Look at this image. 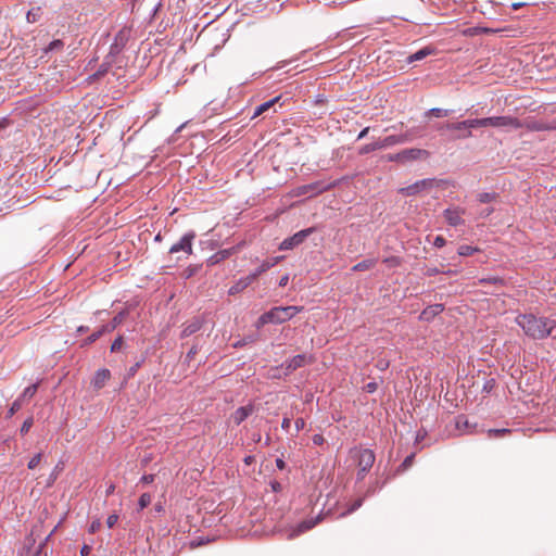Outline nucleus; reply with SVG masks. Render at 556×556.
<instances>
[{
    "mask_svg": "<svg viewBox=\"0 0 556 556\" xmlns=\"http://www.w3.org/2000/svg\"><path fill=\"white\" fill-rule=\"evenodd\" d=\"M337 181L318 180L307 185L299 186L295 189V195H307L308 198L316 197L337 186Z\"/></svg>",
    "mask_w": 556,
    "mask_h": 556,
    "instance_id": "423d86ee",
    "label": "nucleus"
},
{
    "mask_svg": "<svg viewBox=\"0 0 556 556\" xmlns=\"http://www.w3.org/2000/svg\"><path fill=\"white\" fill-rule=\"evenodd\" d=\"M252 282H254L253 276L248 275L245 277H242L233 286H231L229 288L228 293L230 295H235L237 293H240L244 289H247Z\"/></svg>",
    "mask_w": 556,
    "mask_h": 556,
    "instance_id": "aec40b11",
    "label": "nucleus"
},
{
    "mask_svg": "<svg viewBox=\"0 0 556 556\" xmlns=\"http://www.w3.org/2000/svg\"><path fill=\"white\" fill-rule=\"evenodd\" d=\"M492 212H493V208H492V207H488V208L482 210V211H481V213H480V215H481L482 217H486V216H489Z\"/></svg>",
    "mask_w": 556,
    "mask_h": 556,
    "instance_id": "774afa93",
    "label": "nucleus"
},
{
    "mask_svg": "<svg viewBox=\"0 0 556 556\" xmlns=\"http://www.w3.org/2000/svg\"><path fill=\"white\" fill-rule=\"evenodd\" d=\"M257 340V334H249L243 337L242 339L238 340L233 343L235 348H243L248 344L254 343Z\"/></svg>",
    "mask_w": 556,
    "mask_h": 556,
    "instance_id": "bb28decb",
    "label": "nucleus"
},
{
    "mask_svg": "<svg viewBox=\"0 0 556 556\" xmlns=\"http://www.w3.org/2000/svg\"><path fill=\"white\" fill-rule=\"evenodd\" d=\"M521 124H522L521 128H527L530 131H543V130L548 129V127L545 123L538 122L534 119L521 121Z\"/></svg>",
    "mask_w": 556,
    "mask_h": 556,
    "instance_id": "b1692460",
    "label": "nucleus"
},
{
    "mask_svg": "<svg viewBox=\"0 0 556 556\" xmlns=\"http://www.w3.org/2000/svg\"><path fill=\"white\" fill-rule=\"evenodd\" d=\"M477 251H478L477 248H473V247L467 245V244L460 245L458 248V254L460 256H469V255H472Z\"/></svg>",
    "mask_w": 556,
    "mask_h": 556,
    "instance_id": "72a5a7b5",
    "label": "nucleus"
},
{
    "mask_svg": "<svg viewBox=\"0 0 556 556\" xmlns=\"http://www.w3.org/2000/svg\"><path fill=\"white\" fill-rule=\"evenodd\" d=\"M124 40H125V36H124V31H119L116 37H115V41L114 43L111 46V50H115V51H119L123 47H124Z\"/></svg>",
    "mask_w": 556,
    "mask_h": 556,
    "instance_id": "c756f323",
    "label": "nucleus"
},
{
    "mask_svg": "<svg viewBox=\"0 0 556 556\" xmlns=\"http://www.w3.org/2000/svg\"><path fill=\"white\" fill-rule=\"evenodd\" d=\"M280 258H281V257H276V258H275V260H273V261H268V260L264 261V262H263V263H262V264H261V265H260V266H258L254 271H252V273H251V274H249V275H250V276H253V280L255 281V280H256V278H257L261 274L265 273L266 270H268L269 268H271L273 266H275V265L279 262V260H280Z\"/></svg>",
    "mask_w": 556,
    "mask_h": 556,
    "instance_id": "5701e85b",
    "label": "nucleus"
},
{
    "mask_svg": "<svg viewBox=\"0 0 556 556\" xmlns=\"http://www.w3.org/2000/svg\"><path fill=\"white\" fill-rule=\"evenodd\" d=\"M108 68L105 66H101L94 74L93 77L99 78L106 73Z\"/></svg>",
    "mask_w": 556,
    "mask_h": 556,
    "instance_id": "680f3d73",
    "label": "nucleus"
},
{
    "mask_svg": "<svg viewBox=\"0 0 556 556\" xmlns=\"http://www.w3.org/2000/svg\"><path fill=\"white\" fill-rule=\"evenodd\" d=\"M40 17V8L31 9L27 12L26 18L28 23H35Z\"/></svg>",
    "mask_w": 556,
    "mask_h": 556,
    "instance_id": "f704fd0d",
    "label": "nucleus"
},
{
    "mask_svg": "<svg viewBox=\"0 0 556 556\" xmlns=\"http://www.w3.org/2000/svg\"><path fill=\"white\" fill-rule=\"evenodd\" d=\"M283 367H282V364L280 366H276L274 368L270 369V378L273 379H281V378H285L283 376Z\"/></svg>",
    "mask_w": 556,
    "mask_h": 556,
    "instance_id": "ea45409f",
    "label": "nucleus"
},
{
    "mask_svg": "<svg viewBox=\"0 0 556 556\" xmlns=\"http://www.w3.org/2000/svg\"><path fill=\"white\" fill-rule=\"evenodd\" d=\"M34 425V419L33 417H28L24 420L21 429H20V432L22 435H25L26 433H28V431L30 430V428L33 427Z\"/></svg>",
    "mask_w": 556,
    "mask_h": 556,
    "instance_id": "4c0bfd02",
    "label": "nucleus"
},
{
    "mask_svg": "<svg viewBox=\"0 0 556 556\" xmlns=\"http://www.w3.org/2000/svg\"><path fill=\"white\" fill-rule=\"evenodd\" d=\"M100 526H101V523H100V521H99V520L93 521V522L90 525L89 532H90V533H94L96 531H98V530H99Z\"/></svg>",
    "mask_w": 556,
    "mask_h": 556,
    "instance_id": "052dcab7",
    "label": "nucleus"
},
{
    "mask_svg": "<svg viewBox=\"0 0 556 556\" xmlns=\"http://www.w3.org/2000/svg\"><path fill=\"white\" fill-rule=\"evenodd\" d=\"M444 311L443 304H433L426 307L419 318L424 321L432 320L437 315L441 314Z\"/></svg>",
    "mask_w": 556,
    "mask_h": 556,
    "instance_id": "a211bd4d",
    "label": "nucleus"
},
{
    "mask_svg": "<svg viewBox=\"0 0 556 556\" xmlns=\"http://www.w3.org/2000/svg\"><path fill=\"white\" fill-rule=\"evenodd\" d=\"M124 339L122 336H118L111 344V352L116 353L119 352L123 348Z\"/></svg>",
    "mask_w": 556,
    "mask_h": 556,
    "instance_id": "e433bc0d",
    "label": "nucleus"
},
{
    "mask_svg": "<svg viewBox=\"0 0 556 556\" xmlns=\"http://www.w3.org/2000/svg\"><path fill=\"white\" fill-rule=\"evenodd\" d=\"M495 199V193L483 192L478 195V200L482 203L492 202Z\"/></svg>",
    "mask_w": 556,
    "mask_h": 556,
    "instance_id": "79ce46f5",
    "label": "nucleus"
},
{
    "mask_svg": "<svg viewBox=\"0 0 556 556\" xmlns=\"http://www.w3.org/2000/svg\"><path fill=\"white\" fill-rule=\"evenodd\" d=\"M312 441L315 445H321L325 442L323 434H314Z\"/></svg>",
    "mask_w": 556,
    "mask_h": 556,
    "instance_id": "864d4df0",
    "label": "nucleus"
},
{
    "mask_svg": "<svg viewBox=\"0 0 556 556\" xmlns=\"http://www.w3.org/2000/svg\"><path fill=\"white\" fill-rule=\"evenodd\" d=\"M378 388V383L377 382H368L366 386H365V390L369 393L376 391Z\"/></svg>",
    "mask_w": 556,
    "mask_h": 556,
    "instance_id": "13d9d810",
    "label": "nucleus"
},
{
    "mask_svg": "<svg viewBox=\"0 0 556 556\" xmlns=\"http://www.w3.org/2000/svg\"><path fill=\"white\" fill-rule=\"evenodd\" d=\"M439 273H441V270L437 267H427L425 270V275L429 277L434 276Z\"/></svg>",
    "mask_w": 556,
    "mask_h": 556,
    "instance_id": "5fc2aeb1",
    "label": "nucleus"
},
{
    "mask_svg": "<svg viewBox=\"0 0 556 556\" xmlns=\"http://www.w3.org/2000/svg\"><path fill=\"white\" fill-rule=\"evenodd\" d=\"M477 127H489V117L466 119L457 123H448L445 128H477Z\"/></svg>",
    "mask_w": 556,
    "mask_h": 556,
    "instance_id": "9b49d317",
    "label": "nucleus"
},
{
    "mask_svg": "<svg viewBox=\"0 0 556 556\" xmlns=\"http://www.w3.org/2000/svg\"><path fill=\"white\" fill-rule=\"evenodd\" d=\"M129 315V311L127 308L121 311L118 314H116L110 323L106 325L101 326L102 331L105 333H110L114 331L123 321L124 319Z\"/></svg>",
    "mask_w": 556,
    "mask_h": 556,
    "instance_id": "f3484780",
    "label": "nucleus"
},
{
    "mask_svg": "<svg viewBox=\"0 0 556 556\" xmlns=\"http://www.w3.org/2000/svg\"><path fill=\"white\" fill-rule=\"evenodd\" d=\"M509 432H510V430H508V429H490L489 435L490 437H501V435L507 434Z\"/></svg>",
    "mask_w": 556,
    "mask_h": 556,
    "instance_id": "49530a36",
    "label": "nucleus"
},
{
    "mask_svg": "<svg viewBox=\"0 0 556 556\" xmlns=\"http://www.w3.org/2000/svg\"><path fill=\"white\" fill-rule=\"evenodd\" d=\"M203 318L195 316L182 325L180 338H188L198 332L203 326Z\"/></svg>",
    "mask_w": 556,
    "mask_h": 556,
    "instance_id": "f8f14e48",
    "label": "nucleus"
},
{
    "mask_svg": "<svg viewBox=\"0 0 556 556\" xmlns=\"http://www.w3.org/2000/svg\"><path fill=\"white\" fill-rule=\"evenodd\" d=\"M90 552H91V547H90V546H88V545H84V546L81 547V549H80V554H81V556H87V555H89V554H90Z\"/></svg>",
    "mask_w": 556,
    "mask_h": 556,
    "instance_id": "69168bd1",
    "label": "nucleus"
},
{
    "mask_svg": "<svg viewBox=\"0 0 556 556\" xmlns=\"http://www.w3.org/2000/svg\"><path fill=\"white\" fill-rule=\"evenodd\" d=\"M456 426L458 429H462V428H468L469 427V422H468V419L460 416L457 418V421H456Z\"/></svg>",
    "mask_w": 556,
    "mask_h": 556,
    "instance_id": "8fccbe9b",
    "label": "nucleus"
},
{
    "mask_svg": "<svg viewBox=\"0 0 556 556\" xmlns=\"http://www.w3.org/2000/svg\"><path fill=\"white\" fill-rule=\"evenodd\" d=\"M62 467L60 465H56L54 467V469L52 470V472L50 473L49 478H48V481H47V486H52L53 483L55 482V480L58 479L60 472L62 471Z\"/></svg>",
    "mask_w": 556,
    "mask_h": 556,
    "instance_id": "2f4dec72",
    "label": "nucleus"
},
{
    "mask_svg": "<svg viewBox=\"0 0 556 556\" xmlns=\"http://www.w3.org/2000/svg\"><path fill=\"white\" fill-rule=\"evenodd\" d=\"M141 366V362H137L135 365H132L129 369H128V376L129 377H132L136 375L137 370L140 368Z\"/></svg>",
    "mask_w": 556,
    "mask_h": 556,
    "instance_id": "4d7b16f0",
    "label": "nucleus"
},
{
    "mask_svg": "<svg viewBox=\"0 0 556 556\" xmlns=\"http://www.w3.org/2000/svg\"><path fill=\"white\" fill-rule=\"evenodd\" d=\"M38 387H39V382H36L34 384H30L28 386L27 388L24 389V391L22 392V394L18 396V399L24 402L26 400H30L31 397H34V395L36 394L37 390H38Z\"/></svg>",
    "mask_w": 556,
    "mask_h": 556,
    "instance_id": "393cba45",
    "label": "nucleus"
},
{
    "mask_svg": "<svg viewBox=\"0 0 556 556\" xmlns=\"http://www.w3.org/2000/svg\"><path fill=\"white\" fill-rule=\"evenodd\" d=\"M305 425H306V422H305L304 418H301V417L296 418L295 422H294L296 432L303 430Z\"/></svg>",
    "mask_w": 556,
    "mask_h": 556,
    "instance_id": "3c124183",
    "label": "nucleus"
},
{
    "mask_svg": "<svg viewBox=\"0 0 556 556\" xmlns=\"http://www.w3.org/2000/svg\"><path fill=\"white\" fill-rule=\"evenodd\" d=\"M103 334H105V332L102 331V328L100 327L97 331L92 332L89 337H87L84 340L81 346H86V345L92 344L98 339H100Z\"/></svg>",
    "mask_w": 556,
    "mask_h": 556,
    "instance_id": "a878e982",
    "label": "nucleus"
},
{
    "mask_svg": "<svg viewBox=\"0 0 556 556\" xmlns=\"http://www.w3.org/2000/svg\"><path fill=\"white\" fill-rule=\"evenodd\" d=\"M319 519L320 518L317 517V518H311V519L303 520L295 527V529L290 534V538L300 535V534L313 529L318 523Z\"/></svg>",
    "mask_w": 556,
    "mask_h": 556,
    "instance_id": "6ab92c4d",
    "label": "nucleus"
},
{
    "mask_svg": "<svg viewBox=\"0 0 556 556\" xmlns=\"http://www.w3.org/2000/svg\"><path fill=\"white\" fill-rule=\"evenodd\" d=\"M51 533L41 542L35 549L34 553L27 554L26 556H48V553L45 551L47 541L49 540Z\"/></svg>",
    "mask_w": 556,
    "mask_h": 556,
    "instance_id": "c85d7f7f",
    "label": "nucleus"
},
{
    "mask_svg": "<svg viewBox=\"0 0 556 556\" xmlns=\"http://www.w3.org/2000/svg\"><path fill=\"white\" fill-rule=\"evenodd\" d=\"M23 402L17 397L9 408L7 413V418H11L16 412L22 408Z\"/></svg>",
    "mask_w": 556,
    "mask_h": 556,
    "instance_id": "473e14b6",
    "label": "nucleus"
},
{
    "mask_svg": "<svg viewBox=\"0 0 556 556\" xmlns=\"http://www.w3.org/2000/svg\"><path fill=\"white\" fill-rule=\"evenodd\" d=\"M316 230L315 227H308L295 232L293 236L283 239L279 244L280 251L293 250L301 245Z\"/></svg>",
    "mask_w": 556,
    "mask_h": 556,
    "instance_id": "0eeeda50",
    "label": "nucleus"
},
{
    "mask_svg": "<svg viewBox=\"0 0 556 556\" xmlns=\"http://www.w3.org/2000/svg\"><path fill=\"white\" fill-rule=\"evenodd\" d=\"M43 454L41 452L37 453L27 464L28 469H35L41 462Z\"/></svg>",
    "mask_w": 556,
    "mask_h": 556,
    "instance_id": "58836bf2",
    "label": "nucleus"
},
{
    "mask_svg": "<svg viewBox=\"0 0 556 556\" xmlns=\"http://www.w3.org/2000/svg\"><path fill=\"white\" fill-rule=\"evenodd\" d=\"M413 457H414L413 455L407 456V457L404 459V462L402 463V466H403L404 468H407L408 466H410V465H412V462H413Z\"/></svg>",
    "mask_w": 556,
    "mask_h": 556,
    "instance_id": "338daca9",
    "label": "nucleus"
},
{
    "mask_svg": "<svg viewBox=\"0 0 556 556\" xmlns=\"http://www.w3.org/2000/svg\"><path fill=\"white\" fill-rule=\"evenodd\" d=\"M426 114L427 115L433 114V115H435L438 117H441V116H446L448 114V111L447 110H442V109H439V108H434V109L429 110Z\"/></svg>",
    "mask_w": 556,
    "mask_h": 556,
    "instance_id": "a18cd8bd",
    "label": "nucleus"
},
{
    "mask_svg": "<svg viewBox=\"0 0 556 556\" xmlns=\"http://www.w3.org/2000/svg\"><path fill=\"white\" fill-rule=\"evenodd\" d=\"M63 46H64V43L62 40L55 39L49 43V46L46 49V52L59 50V49L63 48Z\"/></svg>",
    "mask_w": 556,
    "mask_h": 556,
    "instance_id": "a19ab883",
    "label": "nucleus"
},
{
    "mask_svg": "<svg viewBox=\"0 0 556 556\" xmlns=\"http://www.w3.org/2000/svg\"><path fill=\"white\" fill-rule=\"evenodd\" d=\"M302 309L303 306L295 305L275 306L266 313L268 314L270 324H282L293 318L296 314L302 312Z\"/></svg>",
    "mask_w": 556,
    "mask_h": 556,
    "instance_id": "39448f33",
    "label": "nucleus"
},
{
    "mask_svg": "<svg viewBox=\"0 0 556 556\" xmlns=\"http://www.w3.org/2000/svg\"><path fill=\"white\" fill-rule=\"evenodd\" d=\"M466 210L459 206H453L444 210L443 216L450 226L457 227L465 224L463 216Z\"/></svg>",
    "mask_w": 556,
    "mask_h": 556,
    "instance_id": "9d476101",
    "label": "nucleus"
},
{
    "mask_svg": "<svg viewBox=\"0 0 556 556\" xmlns=\"http://www.w3.org/2000/svg\"><path fill=\"white\" fill-rule=\"evenodd\" d=\"M375 264L374 260H364L356 265L353 266L352 270L354 271H363L371 268Z\"/></svg>",
    "mask_w": 556,
    "mask_h": 556,
    "instance_id": "cd10ccee",
    "label": "nucleus"
},
{
    "mask_svg": "<svg viewBox=\"0 0 556 556\" xmlns=\"http://www.w3.org/2000/svg\"><path fill=\"white\" fill-rule=\"evenodd\" d=\"M276 466L279 470H283L286 468V463L281 458L276 459Z\"/></svg>",
    "mask_w": 556,
    "mask_h": 556,
    "instance_id": "0e129e2a",
    "label": "nucleus"
},
{
    "mask_svg": "<svg viewBox=\"0 0 556 556\" xmlns=\"http://www.w3.org/2000/svg\"><path fill=\"white\" fill-rule=\"evenodd\" d=\"M155 479L154 475H143L140 479L142 483L149 484L152 483Z\"/></svg>",
    "mask_w": 556,
    "mask_h": 556,
    "instance_id": "6e6d98bb",
    "label": "nucleus"
},
{
    "mask_svg": "<svg viewBox=\"0 0 556 556\" xmlns=\"http://www.w3.org/2000/svg\"><path fill=\"white\" fill-rule=\"evenodd\" d=\"M434 52H435L434 48H432L430 46L424 47L422 49L418 50L417 52L408 55L406 58V63H413V62H416V61H421L425 58L434 54Z\"/></svg>",
    "mask_w": 556,
    "mask_h": 556,
    "instance_id": "412c9836",
    "label": "nucleus"
},
{
    "mask_svg": "<svg viewBox=\"0 0 556 556\" xmlns=\"http://www.w3.org/2000/svg\"><path fill=\"white\" fill-rule=\"evenodd\" d=\"M195 238L194 231H188L186 232L178 242L174 243L168 253L170 255L173 254H179L176 257V262L184 261L188 258L189 255L192 254V242Z\"/></svg>",
    "mask_w": 556,
    "mask_h": 556,
    "instance_id": "20e7f679",
    "label": "nucleus"
},
{
    "mask_svg": "<svg viewBox=\"0 0 556 556\" xmlns=\"http://www.w3.org/2000/svg\"><path fill=\"white\" fill-rule=\"evenodd\" d=\"M236 251H237V248H235V247L229 248V249L219 250L207 258V261H206L207 265L208 266L217 265L220 262L230 257L232 254H235Z\"/></svg>",
    "mask_w": 556,
    "mask_h": 556,
    "instance_id": "dca6fc26",
    "label": "nucleus"
},
{
    "mask_svg": "<svg viewBox=\"0 0 556 556\" xmlns=\"http://www.w3.org/2000/svg\"><path fill=\"white\" fill-rule=\"evenodd\" d=\"M362 503H363V498H357L355 500L352 505L350 506V508L342 514V516H345L346 514H351L355 510H357L361 506H362Z\"/></svg>",
    "mask_w": 556,
    "mask_h": 556,
    "instance_id": "c03bdc74",
    "label": "nucleus"
},
{
    "mask_svg": "<svg viewBox=\"0 0 556 556\" xmlns=\"http://www.w3.org/2000/svg\"><path fill=\"white\" fill-rule=\"evenodd\" d=\"M111 379V371L106 368L98 369L92 379H91V386L94 390L102 389L106 382Z\"/></svg>",
    "mask_w": 556,
    "mask_h": 556,
    "instance_id": "4468645a",
    "label": "nucleus"
},
{
    "mask_svg": "<svg viewBox=\"0 0 556 556\" xmlns=\"http://www.w3.org/2000/svg\"><path fill=\"white\" fill-rule=\"evenodd\" d=\"M446 243L445 239L442 236H437L433 241V245L437 248H442Z\"/></svg>",
    "mask_w": 556,
    "mask_h": 556,
    "instance_id": "603ef678",
    "label": "nucleus"
},
{
    "mask_svg": "<svg viewBox=\"0 0 556 556\" xmlns=\"http://www.w3.org/2000/svg\"><path fill=\"white\" fill-rule=\"evenodd\" d=\"M280 99H281V97H280V96H278V97H275V98H273V99H270V100H268V101H266V102H264V103H262V104L257 105V106L255 108V110H254V113H253V115H252V118H255V117H257V116H260V115L264 114L265 112H267V111H268L269 109H271L276 103H278Z\"/></svg>",
    "mask_w": 556,
    "mask_h": 556,
    "instance_id": "4be33fe9",
    "label": "nucleus"
},
{
    "mask_svg": "<svg viewBox=\"0 0 556 556\" xmlns=\"http://www.w3.org/2000/svg\"><path fill=\"white\" fill-rule=\"evenodd\" d=\"M312 362L313 358L306 354H298L282 363V367L285 369L283 376L288 377L296 369L305 366L306 364H311Z\"/></svg>",
    "mask_w": 556,
    "mask_h": 556,
    "instance_id": "1a4fd4ad",
    "label": "nucleus"
},
{
    "mask_svg": "<svg viewBox=\"0 0 556 556\" xmlns=\"http://www.w3.org/2000/svg\"><path fill=\"white\" fill-rule=\"evenodd\" d=\"M115 491V484L114 483H110L105 490V495L106 496H110L114 493Z\"/></svg>",
    "mask_w": 556,
    "mask_h": 556,
    "instance_id": "e2e57ef3",
    "label": "nucleus"
},
{
    "mask_svg": "<svg viewBox=\"0 0 556 556\" xmlns=\"http://www.w3.org/2000/svg\"><path fill=\"white\" fill-rule=\"evenodd\" d=\"M152 496L150 493H143L140 495L138 501L139 509L142 510L151 504Z\"/></svg>",
    "mask_w": 556,
    "mask_h": 556,
    "instance_id": "7c9ffc66",
    "label": "nucleus"
},
{
    "mask_svg": "<svg viewBox=\"0 0 556 556\" xmlns=\"http://www.w3.org/2000/svg\"><path fill=\"white\" fill-rule=\"evenodd\" d=\"M489 127L504 130L519 129L522 127L521 121L510 115L489 117Z\"/></svg>",
    "mask_w": 556,
    "mask_h": 556,
    "instance_id": "6e6552de",
    "label": "nucleus"
},
{
    "mask_svg": "<svg viewBox=\"0 0 556 556\" xmlns=\"http://www.w3.org/2000/svg\"><path fill=\"white\" fill-rule=\"evenodd\" d=\"M117 520H118V515H116V514L110 515L106 518V526H108V528H110V529L113 528L116 525Z\"/></svg>",
    "mask_w": 556,
    "mask_h": 556,
    "instance_id": "09e8293b",
    "label": "nucleus"
},
{
    "mask_svg": "<svg viewBox=\"0 0 556 556\" xmlns=\"http://www.w3.org/2000/svg\"><path fill=\"white\" fill-rule=\"evenodd\" d=\"M290 427H291V420H290V418L285 417V418L282 419V422H281V428H282L283 430H286V431H289Z\"/></svg>",
    "mask_w": 556,
    "mask_h": 556,
    "instance_id": "bf43d9fd",
    "label": "nucleus"
},
{
    "mask_svg": "<svg viewBox=\"0 0 556 556\" xmlns=\"http://www.w3.org/2000/svg\"><path fill=\"white\" fill-rule=\"evenodd\" d=\"M270 324L268 314L265 312L262 314L257 320L255 321L254 326L257 330L262 329L265 325Z\"/></svg>",
    "mask_w": 556,
    "mask_h": 556,
    "instance_id": "c9c22d12",
    "label": "nucleus"
},
{
    "mask_svg": "<svg viewBox=\"0 0 556 556\" xmlns=\"http://www.w3.org/2000/svg\"><path fill=\"white\" fill-rule=\"evenodd\" d=\"M429 155L430 153L427 150L410 148L404 149L397 153H389L384 155V161L387 160L389 162H397L400 164L406 165L414 161L427 160Z\"/></svg>",
    "mask_w": 556,
    "mask_h": 556,
    "instance_id": "7ed1b4c3",
    "label": "nucleus"
},
{
    "mask_svg": "<svg viewBox=\"0 0 556 556\" xmlns=\"http://www.w3.org/2000/svg\"><path fill=\"white\" fill-rule=\"evenodd\" d=\"M516 324L523 330L525 334L534 339L547 338L556 328V320L548 317H539L533 314H520L516 317Z\"/></svg>",
    "mask_w": 556,
    "mask_h": 556,
    "instance_id": "f257e3e1",
    "label": "nucleus"
},
{
    "mask_svg": "<svg viewBox=\"0 0 556 556\" xmlns=\"http://www.w3.org/2000/svg\"><path fill=\"white\" fill-rule=\"evenodd\" d=\"M375 463V454L370 450H363L358 455L359 473L367 472Z\"/></svg>",
    "mask_w": 556,
    "mask_h": 556,
    "instance_id": "ddd939ff",
    "label": "nucleus"
},
{
    "mask_svg": "<svg viewBox=\"0 0 556 556\" xmlns=\"http://www.w3.org/2000/svg\"><path fill=\"white\" fill-rule=\"evenodd\" d=\"M254 412V405L252 403L238 407L231 414V420L238 426L243 422Z\"/></svg>",
    "mask_w": 556,
    "mask_h": 556,
    "instance_id": "2eb2a0df",
    "label": "nucleus"
},
{
    "mask_svg": "<svg viewBox=\"0 0 556 556\" xmlns=\"http://www.w3.org/2000/svg\"><path fill=\"white\" fill-rule=\"evenodd\" d=\"M448 185L447 180L435 179V178H426L418 180L407 187L401 188L400 192L404 195H416L421 192H429L435 188H445Z\"/></svg>",
    "mask_w": 556,
    "mask_h": 556,
    "instance_id": "f03ea898",
    "label": "nucleus"
},
{
    "mask_svg": "<svg viewBox=\"0 0 556 556\" xmlns=\"http://www.w3.org/2000/svg\"><path fill=\"white\" fill-rule=\"evenodd\" d=\"M451 130H458L460 134L457 136V138H469L471 137V131L469 128H450Z\"/></svg>",
    "mask_w": 556,
    "mask_h": 556,
    "instance_id": "de8ad7c7",
    "label": "nucleus"
},
{
    "mask_svg": "<svg viewBox=\"0 0 556 556\" xmlns=\"http://www.w3.org/2000/svg\"><path fill=\"white\" fill-rule=\"evenodd\" d=\"M198 352H199V346L197 344H193L191 346V349L188 351V353L186 354L185 362L186 363L191 362Z\"/></svg>",
    "mask_w": 556,
    "mask_h": 556,
    "instance_id": "37998d69",
    "label": "nucleus"
}]
</instances>
